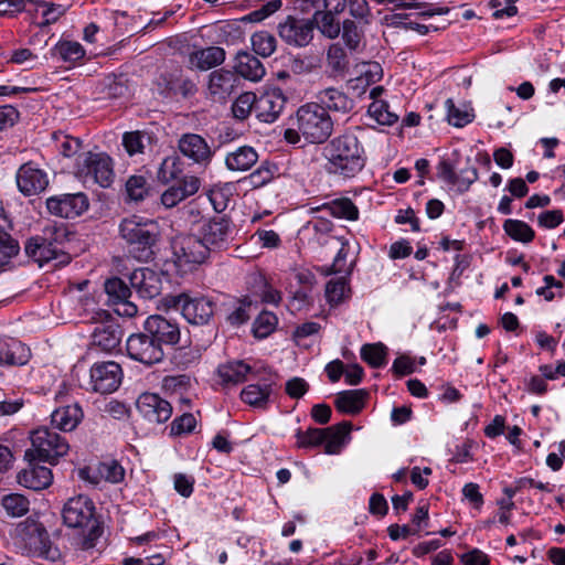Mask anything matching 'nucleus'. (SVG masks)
Segmentation results:
<instances>
[{
    "label": "nucleus",
    "mask_w": 565,
    "mask_h": 565,
    "mask_svg": "<svg viewBox=\"0 0 565 565\" xmlns=\"http://www.w3.org/2000/svg\"><path fill=\"white\" fill-rule=\"evenodd\" d=\"M326 171L342 179H352L359 174L366 164V152L352 131H345L331 139L323 147Z\"/></svg>",
    "instance_id": "f257e3e1"
},
{
    "label": "nucleus",
    "mask_w": 565,
    "mask_h": 565,
    "mask_svg": "<svg viewBox=\"0 0 565 565\" xmlns=\"http://www.w3.org/2000/svg\"><path fill=\"white\" fill-rule=\"evenodd\" d=\"M295 128L285 130L284 137L289 143H298L303 137L307 142L322 143L333 132V120L330 114L316 103L300 106L292 119Z\"/></svg>",
    "instance_id": "f03ea898"
},
{
    "label": "nucleus",
    "mask_w": 565,
    "mask_h": 565,
    "mask_svg": "<svg viewBox=\"0 0 565 565\" xmlns=\"http://www.w3.org/2000/svg\"><path fill=\"white\" fill-rule=\"evenodd\" d=\"M122 239L129 245V253L139 262L152 259L153 247L160 237L157 221L139 215L124 218L119 225Z\"/></svg>",
    "instance_id": "7ed1b4c3"
},
{
    "label": "nucleus",
    "mask_w": 565,
    "mask_h": 565,
    "mask_svg": "<svg viewBox=\"0 0 565 565\" xmlns=\"http://www.w3.org/2000/svg\"><path fill=\"white\" fill-rule=\"evenodd\" d=\"M62 518L68 527L87 530L81 540L82 550L88 551L96 546L103 527L95 518V505L88 497L79 494L70 498L63 507Z\"/></svg>",
    "instance_id": "20e7f679"
},
{
    "label": "nucleus",
    "mask_w": 565,
    "mask_h": 565,
    "mask_svg": "<svg viewBox=\"0 0 565 565\" xmlns=\"http://www.w3.org/2000/svg\"><path fill=\"white\" fill-rule=\"evenodd\" d=\"M18 535L26 553L50 562L61 558V552L50 540L45 526L33 518H28L19 523Z\"/></svg>",
    "instance_id": "39448f33"
},
{
    "label": "nucleus",
    "mask_w": 565,
    "mask_h": 565,
    "mask_svg": "<svg viewBox=\"0 0 565 565\" xmlns=\"http://www.w3.org/2000/svg\"><path fill=\"white\" fill-rule=\"evenodd\" d=\"M75 175L84 184H99L108 188L115 177L113 160L104 152L82 153L76 159Z\"/></svg>",
    "instance_id": "423d86ee"
},
{
    "label": "nucleus",
    "mask_w": 565,
    "mask_h": 565,
    "mask_svg": "<svg viewBox=\"0 0 565 565\" xmlns=\"http://www.w3.org/2000/svg\"><path fill=\"white\" fill-rule=\"evenodd\" d=\"M32 449L25 451V457L55 465L58 458L68 452V443L60 434L47 427H40L32 433Z\"/></svg>",
    "instance_id": "0eeeda50"
},
{
    "label": "nucleus",
    "mask_w": 565,
    "mask_h": 565,
    "mask_svg": "<svg viewBox=\"0 0 565 565\" xmlns=\"http://www.w3.org/2000/svg\"><path fill=\"white\" fill-rule=\"evenodd\" d=\"M166 305L181 312L184 319L195 326L210 322L215 312V302L205 296L191 297L188 294L169 296Z\"/></svg>",
    "instance_id": "6e6552de"
},
{
    "label": "nucleus",
    "mask_w": 565,
    "mask_h": 565,
    "mask_svg": "<svg viewBox=\"0 0 565 565\" xmlns=\"http://www.w3.org/2000/svg\"><path fill=\"white\" fill-rule=\"evenodd\" d=\"M126 350L130 359L147 366L161 362L164 356L163 349L145 330L128 337Z\"/></svg>",
    "instance_id": "1a4fd4ad"
},
{
    "label": "nucleus",
    "mask_w": 565,
    "mask_h": 565,
    "mask_svg": "<svg viewBox=\"0 0 565 565\" xmlns=\"http://www.w3.org/2000/svg\"><path fill=\"white\" fill-rule=\"evenodd\" d=\"M200 236L211 252L226 249L235 237V226L226 216H215L202 224Z\"/></svg>",
    "instance_id": "9d476101"
},
{
    "label": "nucleus",
    "mask_w": 565,
    "mask_h": 565,
    "mask_svg": "<svg viewBox=\"0 0 565 565\" xmlns=\"http://www.w3.org/2000/svg\"><path fill=\"white\" fill-rule=\"evenodd\" d=\"M172 248L178 266L189 268L204 263L211 253L200 235L179 236L173 241Z\"/></svg>",
    "instance_id": "9b49d317"
},
{
    "label": "nucleus",
    "mask_w": 565,
    "mask_h": 565,
    "mask_svg": "<svg viewBox=\"0 0 565 565\" xmlns=\"http://www.w3.org/2000/svg\"><path fill=\"white\" fill-rule=\"evenodd\" d=\"M279 38L294 47H305L313 40V24L310 18L287 15L277 24Z\"/></svg>",
    "instance_id": "f8f14e48"
},
{
    "label": "nucleus",
    "mask_w": 565,
    "mask_h": 565,
    "mask_svg": "<svg viewBox=\"0 0 565 565\" xmlns=\"http://www.w3.org/2000/svg\"><path fill=\"white\" fill-rule=\"evenodd\" d=\"M88 206V199L82 192L53 195L46 199L49 213L62 218L77 217L87 211Z\"/></svg>",
    "instance_id": "ddd939ff"
},
{
    "label": "nucleus",
    "mask_w": 565,
    "mask_h": 565,
    "mask_svg": "<svg viewBox=\"0 0 565 565\" xmlns=\"http://www.w3.org/2000/svg\"><path fill=\"white\" fill-rule=\"evenodd\" d=\"M122 380V370L114 361L95 363L90 367V387L94 392L100 394H110L115 392Z\"/></svg>",
    "instance_id": "4468645a"
},
{
    "label": "nucleus",
    "mask_w": 565,
    "mask_h": 565,
    "mask_svg": "<svg viewBox=\"0 0 565 565\" xmlns=\"http://www.w3.org/2000/svg\"><path fill=\"white\" fill-rule=\"evenodd\" d=\"M437 177L448 185L456 188L457 192L465 193L478 180V171L470 164L457 171L455 163L441 160L437 166Z\"/></svg>",
    "instance_id": "2eb2a0df"
},
{
    "label": "nucleus",
    "mask_w": 565,
    "mask_h": 565,
    "mask_svg": "<svg viewBox=\"0 0 565 565\" xmlns=\"http://www.w3.org/2000/svg\"><path fill=\"white\" fill-rule=\"evenodd\" d=\"M157 88L164 97L180 95L183 98L193 96L198 90L195 83L179 68L162 73L157 79Z\"/></svg>",
    "instance_id": "dca6fc26"
},
{
    "label": "nucleus",
    "mask_w": 565,
    "mask_h": 565,
    "mask_svg": "<svg viewBox=\"0 0 565 565\" xmlns=\"http://www.w3.org/2000/svg\"><path fill=\"white\" fill-rule=\"evenodd\" d=\"M143 330L147 331L162 348L175 345L180 341L181 332L179 324L161 315H153L146 319Z\"/></svg>",
    "instance_id": "f3484780"
},
{
    "label": "nucleus",
    "mask_w": 565,
    "mask_h": 565,
    "mask_svg": "<svg viewBox=\"0 0 565 565\" xmlns=\"http://www.w3.org/2000/svg\"><path fill=\"white\" fill-rule=\"evenodd\" d=\"M136 408L147 422L152 424L164 423L172 415L171 404L154 393L141 394L136 402Z\"/></svg>",
    "instance_id": "a211bd4d"
},
{
    "label": "nucleus",
    "mask_w": 565,
    "mask_h": 565,
    "mask_svg": "<svg viewBox=\"0 0 565 565\" xmlns=\"http://www.w3.org/2000/svg\"><path fill=\"white\" fill-rule=\"evenodd\" d=\"M17 185L26 196L41 193L49 185V178L44 170L33 162L22 164L15 175Z\"/></svg>",
    "instance_id": "6ab92c4d"
},
{
    "label": "nucleus",
    "mask_w": 565,
    "mask_h": 565,
    "mask_svg": "<svg viewBox=\"0 0 565 565\" xmlns=\"http://www.w3.org/2000/svg\"><path fill=\"white\" fill-rule=\"evenodd\" d=\"M131 288L145 299H152L160 295L162 281L160 275L150 268H137L129 275Z\"/></svg>",
    "instance_id": "aec40b11"
},
{
    "label": "nucleus",
    "mask_w": 565,
    "mask_h": 565,
    "mask_svg": "<svg viewBox=\"0 0 565 565\" xmlns=\"http://www.w3.org/2000/svg\"><path fill=\"white\" fill-rule=\"evenodd\" d=\"M178 147L180 152L199 164H207L212 160L213 151L206 140L198 134H184L180 137Z\"/></svg>",
    "instance_id": "412c9836"
},
{
    "label": "nucleus",
    "mask_w": 565,
    "mask_h": 565,
    "mask_svg": "<svg viewBox=\"0 0 565 565\" xmlns=\"http://www.w3.org/2000/svg\"><path fill=\"white\" fill-rule=\"evenodd\" d=\"M24 250L25 254L40 266L51 260H56L58 265L68 264L71 260L67 253H58L57 249L43 242V239H40L38 236H33L26 241Z\"/></svg>",
    "instance_id": "4be33fe9"
},
{
    "label": "nucleus",
    "mask_w": 565,
    "mask_h": 565,
    "mask_svg": "<svg viewBox=\"0 0 565 565\" xmlns=\"http://www.w3.org/2000/svg\"><path fill=\"white\" fill-rule=\"evenodd\" d=\"M29 459L28 468L23 469L18 475V482L31 490L40 491L47 488L53 480L51 469L33 462L35 459L26 457Z\"/></svg>",
    "instance_id": "5701e85b"
},
{
    "label": "nucleus",
    "mask_w": 565,
    "mask_h": 565,
    "mask_svg": "<svg viewBox=\"0 0 565 565\" xmlns=\"http://www.w3.org/2000/svg\"><path fill=\"white\" fill-rule=\"evenodd\" d=\"M317 102L330 113L349 114L354 108V102L343 90L337 87H328L316 94Z\"/></svg>",
    "instance_id": "b1692460"
},
{
    "label": "nucleus",
    "mask_w": 565,
    "mask_h": 565,
    "mask_svg": "<svg viewBox=\"0 0 565 565\" xmlns=\"http://www.w3.org/2000/svg\"><path fill=\"white\" fill-rule=\"evenodd\" d=\"M286 104V98L280 90L266 92L257 97V117L264 122H274Z\"/></svg>",
    "instance_id": "393cba45"
},
{
    "label": "nucleus",
    "mask_w": 565,
    "mask_h": 565,
    "mask_svg": "<svg viewBox=\"0 0 565 565\" xmlns=\"http://www.w3.org/2000/svg\"><path fill=\"white\" fill-rule=\"evenodd\" d=\"M121 338L122 332L117 323L113 321L102 323L92 333V345L100 349V351L111 352L119 347Z\"/></svg>",
    "instance_id": "a878e982"
},
{
    "label": "nucleus",
    "mask_w": 565,
    "mask_h": 565,
    "mask_svg": "<svg viewBox=\"0 0 565 565\" xmlns=\"http://www.w3.org/2000/svg\"><path fill=\"white\" fill-rule=\"evenodd\" d=\"M237 76L225 70L214 71L210 74L209 92L214 100H224L235 89Z\"/></svg>",
    "instance_id": "bb28decb"
},
{
    "label": "nucleus",
    "mask_w": 565,
    "mask_h": 565,
    "mask_svg": "<svg viewBox=\"0 0 565 565\" xmlns=\"http://www.w3.org/2000/svg\"><path fill=\"white\" fill-rule=\"evenodd\" d=\"M258 161L257 151L250 146H241L225 156V167L233 172L248 171Z\"/></svg>",
    "instance_id": "cd10ccee"
},
{
    "label": "nucleus",
    "mask_w": 565,
    "mask_h": 565,
    "mask_svg": "<svg viewBox=\"0 0 565 565\" xmlns=\"http://www.w3.org/2000/svg\"><path fill=\"white\" fill-rule=\"evenodd\" d=\"M31 358L30 349L18 340L0 339V364L24 365Z\"/></svg>",
    "instance_id": "c85d7f7f"
},
{
    "label": "nucleus",
    "mask_w": 565,
    "mask_h": 565,
    "mask_svg": "<svg viewBox=\"0 0 565 565\" xmlns=\"http://www.w3.org/2000/svg\"><path fill=\"white\" fill-rule=\"evenodd\" d=\"M225 60V51L220 46H209L195 50L189 55V64L192 68L207 71L221 65Z\"/></svg>",
    "instance_id": "c756f323"
},
{
    "label": "nucleus",
    "mask_w": 565,
    "mask_h": 565,
    "mask_svg": "<svg viewBox=\"0 0 565 565\" xmlns=\"http://www.w3.org/2000/svg\"><path fill=\"white\" fill-rule=\"evenodd\" d=\"M83 418V411L77 404L56 408L51 415V424L63 431H72Z\"/></svg>",
    "instance_id": "7c9ffc66"
},
{
    "label": "nucleus",
    "mask_w": 565,
    "mask_h": 565,
    "mask_svg": "<svg viewBox=\"0 0 565 565\" xmlns=\"http://www.w3.org/2000/svg\"><path fill=\"white\" fill-rule=\"evenodd\" d=\"M252 367L242 360H233L218 365L217 374L225 385H237L248 380Z\"/></svg>",
    "instance_id": "2f4dec72"
},
{
    "label": "nucleus",
    "mask_w": 565,
    "mask_h": 565,
    "mask_svg": "<svg viewBox=\"0 0 565 565\" xmlns=\"http://www.w3.org/2000/svg\"><path fill=\"white\" fill-rule=\"evenodd\" d=\"M235 70L242 77L253 82L260 81L266 73L262 62L248 52L237 53Z\"/></svg>",
    "instance_id": "473e14b6"
},
{
    "label": "nucleus",
    "mask_w": 565,
    "mask_h": 565,
    "mask_svg": "<svg viewBox=\"0 0 565 565\" xmlns=\"http://www.w3.org/2000/svg\"><path fill=\"white\" fill-rule=\"evenodd\" d=\"M315 8L317 10L310 18L313 30L318 29V31L329 40L337 39L341 33V24L337 20V15L322 11L319 4H315Z\"/></svg>",
    "instance_id": "72a5a7b5"
},
{
    "label": "nucleus",
    "mask_w": 565,
    "mask_h": 565,
    "mask_svg": "<svg viewBox=\"0 0 565 565\" xmlns=\"http://www.w3.org/2000/svg\"><path fill=\"white\" fill-rule=\"evenodd\" d=\"M324 211L329 215L355 221L359 218V210L355 204L348 198L337 199L320 206L311 207V212Z\"/></svg>",
    "instance_id": "f704fd0d"
},
{
    "label": "nucleus",
    "mask_w": 565,
    "mask_h": 565,
    "mask_svg": "<svg viewBox=\"0 0 565 565\" xmlns=\"http://www.w3.org/2000/svg\"><path fill=\"white\" fill-rule=\"evenodd\" d=\"M367 392L364 390H349L338 393L335 407L339 412L358 414L364 407Z\"/></svg>",
    "instance_id": "c9c22d12"
},
{
    "label": "nucleus",
    "mask_w": 565,
    "mask_h": 565,
    "mask_svg": "<svg viewBox=\"0 0 565 565\" xmlns=\"http://www.w3.org/2000/svg\"><path fill=\"white\" fill-rule=\"evenodd\" d=\"M273 387L270 384H249L241 392V399L255 408L265 409L268 406Z\"/></svg>",
    "instance_id": "e433bc0d"
},
{
    "label": "nucleus",
    "mask_w": 565,
    "mask_h": 565,
    "mask_svg": "<svg viewBox=\"0 0 565 565\" xmlns=\"http://www.w3.org/2000/svg\"><path fill=\"white\" fill-rule=\"evenodd\" d=\"M326 63L333 76L344 75L350 66L348 54L340 43H333L328 47Z\"/></svg>",
    "instance_id": "4c0bfd02"
},
{
    "label": "nucleus",
    "mask_w": 565,
    "mask_h": 565,
    "mask_svg": "<svg viewBox=\"0 0 565 565\" xmlns=\"http://www.w3.org/2000/svg\"><path fill=\"white\" fill-rule=\"evenodd\" d=\"M445 108L447 120L454 127L461 128L475 119L473 109L470 106L465 104L457 106L451 98L445 102Z\"/></svg>",
    "instance_id": "58836bf2"
},
{
    "label": "nucleus",
    "mask_w": 565,
    "mask_h": 565,
    "mask_svg": "<svg viewBox=\"0 0 565 565\" xmlns=\"http://www.w3.org/2000/svg\"><path fill=\"white\" fill-rule=\"evenodd\" d=\"M278 174V167L270 161H263L260 166L245 178V181L258 189L268 184Z\"/></svg>",
    "instance_id": "ea45409f"
},
{
    "label": "nucleus",
    "mask_w": 565,
    "mask_h": 565,
    "mask_svg": "<svg viewBox=\"0 0 565 565\" xmlns=\"http://www.w3.org/2000/svg\"><path fill=\"white\" fill-rule=\"evenodd\" d=\"M503 230L512 239L525 244L532 242L535 236L532 227L520 220H505L503 223Z\"/></svg>",
    "instance_id": "a19ab883"
},
{
    "label": "nucleus",
    "mask_w": 565,
    "mask_h": 565,
    "mask_svg": "<svg viewBox=\"0 0 565 565\" xmlns=\"http://www.w3.org/2000/svg\"><path fill=\"white\" fill-rule=\"evenodd\" d=\"M20 250L19 243L10 234L0 231V271L7 270Z\"/></svg>",
    "instance_id": "79ce46f5"
},
{
    "label": "nucleus",
    "mask_w": 565,
    "mask_h": 565,
    "mask_svg": "<svg viewBox=\"0 0 565 565\" xmlns=\"http://www.w3.org/2000/svg\"><path fill=\"white\" fill-rule=\"evenodd\" d=\"M252 46L257 55L270 56L277 47L276 38L267 31L255 32L250 38Z\"/></svg>",
    "instance_id": "37998d69"
},
{
    "label": "nucleus",
    "mask_w": 565,
    "mask_h": 565,
    "mask_svg": "<svg viewBox=\"0 0 565 565\" xmlns=\"http://www.w3.org/2000/svg\"><path fill=\"white\" fill-rule=\"evenodd\" d=\"M36 236L57 249L58 253H64L62 246L67 239V231L64 224H49L43 228L42 234Z\"/></svg>",
    "instance_id": "c03bdc74"
},
{
    "label": "nucleus",
    "mask_w": 565,
    "mask_h": 565,
    "mask_svg": "<svg viewBox=\"0 0 565 565\" xmlns=\"http://www.w3.org/2000/svg\"><path fill=\"white\" fill-rule=\"evenodd\" d=\"M2 507L8 515L20 518L29 512L30 501L20 493H10L2 498Z\"/></svg>",
    "instance_id": "a18cd8bd"
},
{
    "label": "nucleus",
    "mask_w": 565,
    "mask_h": 565,
    "mask_svg": "<svg viewBox=\"0 0 565 565\" xmlns=\"http://www.w3.org/2000/svg\"><path fill=\"white\" fill-rule=\"evenodd\" d=\"M369 115L380 125L392 126L398 120V115L390 110L384 100H374L367 109Z\"/></svg>",
    "instance_id": "49530a36"
},
{
    "label": "nucleus",
    "mask_w": 565,
    "mask_h": 565,
    "mask_svg": "<svg viewBox=\"0 0 565 565\" xmlns=\"http://www.w3.org/2000/svg\"><path fill=\"white\" fill-rule=\"evenodd\" d=\"M126 192L129 200L139 202L149 195L150 184L143 175H131L126 181Z\"/></svg>",
    "instance_id": "de8ad7c7"
},
{
    "label": "nucleus",
    "mask_w": 565,
    "mask_h": 565,
    "mask_svg": "<svg viewBox=\"0 0 565 565\" xmlns=\"http://www.w3.org/2000/svg\"><path fill=\"white\" fill-rule=\"evenodd\" d=\"M342 40L350 51H358L363 38V31L353 20L345 19L341 28Z\"/></svg>",
    "instance_id": "09e8293b"
},
{
    "label": "nucleus",
    "mask_w": 565,
    "mask_h": 565,
    "mask_svg": "<svg viewBox=\"0 0 565 565\" xmlns=\"http://www.w3.org/2000/svg\"><path fill=\"white\" fill-rule=\"evenodd\" d=\"M257 96L252 92L241 94L232 106V111L235 118L239 120L246 119L252 109L256 110Z\"/></svg>",
    "instance_id": "8fccbe9b"
},
{
    "label": "nucleus",
    "mask_w": 565,
    "mask_h": 565,
    "mask_svg": "<svg viewBox=\"0 0 565 565\" xmlns=\"http://www.w3.org/2000/svg\"><path fill=\"white\" fill-rule=\"evenodd\" d=\"M331 430L332 428H308L306 431L298 430L296 433L297 445L303 448L321 445Z\"/></svg>",
    "instance_id": "3c124183"
},
{
    "label": "nucleus",
    "mask_w": 565,
    "mask_h": 565,
    "mask_svg": "<svg viewBox=\"0 0 565 565\" xmlns=\"http://www.w3.org/2000/svg\"><path fill=\"white\" fill-rule=\"evenodd\" d=\"M54 55L65 62H76L85 55V50L78 42L63 41L54 46Z\"/></svg>",
    "instance_id": "603ef678"
},
{
    "label": "nucleus",
    "mask_w": 565,
    "mask_h": 565,
    "mask_svg": "<svg viewBox=\"0 0 565 565\" xmlns=\"http://www.w3.org/2000/svg\"><path fill=\"white\" fill-rule=\"evenodd\" d=\"M105 291L115 303L127 300L131 296L130 287L118 277L105 281Z\"/></svg>",
    "instance_id": "864d4df0"
},
{
    "label": "nucleus",
    "mask_w": 565,
    "mask_h": 565,
    "mask_svg": "<svg viewBox=\"0 0 565 565\" xmlns=\"http://www.w3.org/2000/svg\"><path fill=\"white\" fill-rule=\"evenodd\" d=\"M385 347L382 343L364 344L361 349V358L372 367H381L385 363Z\"/></svg>",
    "instance_id": "5fc2aeb1"
},
{
    "label": "nucleus",
    "mask_w": 565,
    "mask_h": 565,
    "mask_svg": "<svg viewBox=\"0 0 565 565\" xmlns=\"http://www.w3.org/2000/svg\"><path fill=\"white\" fill-rule=\"evenodd\" d=\"M332 430L324 439V451L327 454H337L340 450L341 439L343 435L348 434L351 429V424L344 422L335 427H331Z\"/></svg>",
    "instance_id": "6e6d98bb"
},
{
    "label": "nucleus",
    "mask_w": 565,
    "mask_h": 565,
    "mask_svg": "<svg viewBox=\"0 0 565 565\" xmlns=\"http://www.w3.org/2000/svg\"><path fill=\"white\" fill-rule=\"evenodd\" d=\"M150 137L141 131H130L126 132L122 137V145L126 151L134 156L136 153H141L145 148V141H149Z\"/></svg>",
    "instance_id": "4d7b16f0"
},
{
    "label": "nucleus",
    "mask_w": 565,
    "mask_h": 565,
    "mask_svg": "<svg viewBox=\"0 0 565 565\" xmlns=\"http://www.w3.org/2000/svg\"><path fill=\"white\" fill-rule=\"evenodd\" d=\"M277 323V318L270 312H262L254 322L253 332L256 338L267 337Z\"/></svg>",
    "instance_id": "13d9d810"
},
{
    "label": "nucleus",
    "mask_w": 565,
    "mask_h": 565,
    "mask_svg": "<svg viewBox=\"0 0 565 565\" xmlns=\"http://www.w3.org/2000/svg\"><path fill=\"white\" fill-rule=\"evenodd\" d=\"M43 0H0V15H13L22 11H31L28 6L42 3Z\"/></svg>",
    "instance_id": "bf43d9fd"
},
{
    "label": "nucleus",
    "mask_w": 565,
    "mask_h": 565,
    "mask_svg": "<svg viewBox=\"0 0 565 565\" xmlns=\"http://www.w3.org/2000/svg\"><path fill=\"white\" fill-rule=\"evenodd\" d=\"M252 301L244 298L238 306L227 316L226 320L232 326H241L250 318Z\"/></svg>",
    "instance_id": "052dcab7"
},
{
    "label": "nucleus",
    "mask_w": 565,
    "mask_h": 565,
    "mask_svg": "<svg viewBox=\"0 0 565 565\" xmlns=\"http://www.w3.org/2000/svg\"><path fill=\"white\" fill-rule=\"evenodd\" d=\"M348 290V284L344 277L330 280L326 286V295L330 302H340Z\"/></svg>",
    "instance_id": "680f3d73"
},
{
    "label": "nucleus",
    "mask_w": 565,
    "mask_h": 565,
    "mask_svg": "<svg viewBox=\"0 0 565 565\" xmlns=\"http://www.w3.org/2000/svg\"><path fill=\"white\" fill-rule=\"evenodd\" d=\"M196 425L195 417L190 413H184L183 415L177 417L171 424V434L181 435L185 433H191Z\"/></svg>",
    "instance_id": "e2e57ef3"
},
{
    "label": "nucleus",
    "mask_w": 565,
    "mask_h": 565,
    "mask_svg": "<svg viewBox=\"0 0 565 565\" xmlns=\"http://www.w3.org/2000/svg\"><path fill=\"white\" fill-rule=\"evenodd\" d=\"M309 390L308 382L302 379L295 376L286 382L285 392L294 399L301 398Z\"/></svg>",
    "instance_id": "0e129e2a"
},
{
    "label": "nucleus",
    "mask_w": 565,
    "mask_h": 565,
    "mask_svg": "<svg viewBox=\"0 0 565 565\" xmlns=\"http://www.w3.org/2000/svg\"><path fill=\"white\" fill-rule=\"evenodd\" d=\"M34 6H42V17L44 18L43 25L54 23L65 13V8L62 4L49 3L43 0L42 3H33Z\"/></svg>",
    "instance_id": "69168bd1"
},
{
    "label": "nucleus",
    "mask_w": 565,
    "mask_h": 565,
    "mask_svg": "<svg viewBox=\"0 0 565 565\" xmlns=\"http://www.w3.org/2000/svg\"><path fill=\"white\" fill-rule=\"evenodd\" d=\"M281 0H271L264 4L260 9L250 12L248 14V20L252 22H260L268 18L270 14L278 11L281 8Z\"/></svg>",
    "instance_id": "338daca9"
},
{
    "label": "nucleus",
    "mask_w": 565,
    "mask_h": 565,
    "mask_svg": "<svg viewBox=\"0 0 565 565\" xmlns=\"http://www.w3.org/2000/svg\"><path fill=\"white\" fill-rule=\"evenodd\" d=\"M315 64L309 58L295 56L290 60L289 70L296 75H308L313 72Z\"/></svg>",
    "instance_id": "774afa93"
}]
</instances>
